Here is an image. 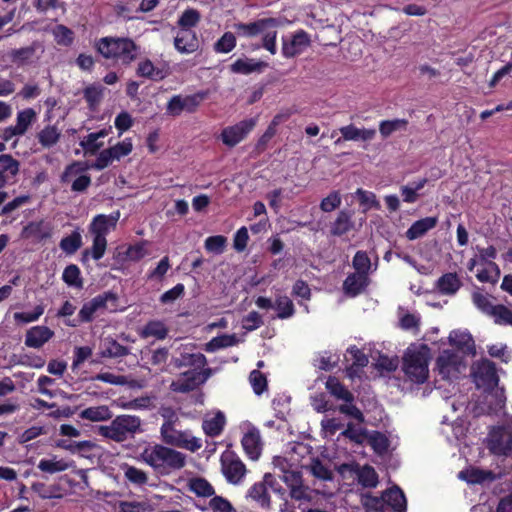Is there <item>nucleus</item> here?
<instances>
[{"label": "nucleus", "mask_w": 512, "mask_h": 512, "mask_svg": "<svg viewBox=\"0 0 512 512\" xmlns=\"http://www.w3.org/2000/svg\"><path fill=\"white\" fill-rule=\"evenodd\" d=\"M139 460L150 466L160 475H169L186 465V455L162 444H148Z\"/></svg>", "instance_id": "f257e3e1"}, {"label": "nucleus", "mask_w": 512, "mask_h": 512, "mask_svg": "<svg viewBox=\"0 0 512 512\" xmlns=\"http://www.w3.org/2000/svg\"><path fill=\"white\" fill-rule=\"evenodd\" d=\"M95 48L105 59L122 66L131 65L139 54L140 47L129 37L106 36L100 38Z\"/></svg>", "instance_id": "f03ea898"}, {"label": "nucleus", "mask_w": 512, "mask_h": 512, "mask_svg": "<svg viewBox=\"0 0 512 512\" xmlns=\"http://www.w3.org/2000/svg\"><path fill=\"white\" fill-rule=\"evenodd\" d=\"M284 22L281 18L269 17L260 18L250 23H236L234 28L239 36L253 38L259 34L262 36V47L269 51L272 55L277 52V35L276 28L283 26Z\"/></svg>", "instance_id": "7ed1b4c3"}, {"label": "nucleus", "mask_w": 512, "mask_h": 512, "mask_svg": "<svg viewBox=\"0 0 512 512\" xmlns=\"http://www.w3.org/2000/svg\"><path fill=\"white\" fill-rule=\"evenodd\" d=\"M143 432L142 420L139 416L130 414L117 415L109 425H101L98 434L117 443L134 438Z\"/></svg>", "instance_id": "20e7f679"}, {"label": "nucleus", "mask_w": 512, "mask_h": 512, "mask_svg": "<svg viewBox=\"0 0 512 512\" xmlns=\"http://www.w3.org/2000/svg\"><path fill=\"white\" fill-rule=\"evenodd\" d=\"M429 360L427 345H422L420 350L405 353L402 369L406 377L415 384L425 383L429 377Z\"/></svg>", "instance_id": "39448f33"}, {"label": "nucleus", "mask_w": 512, "mask_h": 512, "mask_svg": "<svg viewBox=\"0 0 512 512\" xmlns=\"http://www.w3.org/2000/svg\"><path fill=\"white\" fill-rule=\"evenodd\" d=\"M117 301L118 295L113 291H105L98 294L83 304L77 319L65 320V324L70 327H77L82 323H91L94 320V314L99 310L108 309L109 303L112 306L111 310H115Z\"/></svg>", "instance_id": "423d86ee"}, {"label": "nucleus", "mask_w": 512, "mask_h": 512, "mask_svg": "<svg viewBox=\"0 0 512 512\" xmlns=\"http://www.w3.org/2000/svg\"><path fill=\"white\" fill-rule=\"evenodd\" d=\"M160 433L163 441L171 446L183 448L191 452H196L202 447L201 439L192 436L188 431H179L175 429L171 421H165Z\"/></svg>", "instance_id": "0eeeda50"}, {"label": "nucleus", "mask_w": 512, "mask_h": 512, "mask_svg": "<svg viewBox=\"0 0 512 512\" xmlns=\"http://www.w3.org/2000/svg\"><path fill=\"white\" fill-rule=\"evenodd\" d=\"M208 91H198L192 95H173L166 104V115L178 117L182 112L195 113L208 97Z\"/></svg>", "instance_id": "6e6552de"}, {"label": "nucleus", "mask_w": 512, "mask_h": 512, "mask_svg": "<svg viewBox=\"0 0 512 512\" xmlns=\"http://www.w3.org/2000/svg\"><path fill=\"white\" fill-rule=\"evenodd\" d=\"M221 471L228 483L239 484L246 474V466L233 452L226 450L220 457Z\"/></svg>", "instance_id": "1a4fd4ad"}, {"label": "nucleus", "mask_w": 512, "mask_h": 512, "mask_svg": "<svg viewBox=\"0 0 512 512\" xmlns=\"http://www.w3.org/2000/svg\"><path fill=\"white\" fill-rule=\"evenodd\" d=\"M256 118L244 119L235 125L225 127L220 134V139L227 147H235L255 128Z\"/></svg>", "instance_id": "9d476101"}, {"label": "nucleus", "mask_w": 512, "mask_h": 512, "mask_svg": "<svg viewBox=\"0 0 512 512\" xmlns=\"http://www.w3.org/2000/svg\"><path fill=\"white\" fill-rule=\"evenodd\" d=\"M488 449L497 456H508L512 453V432L503 426H496L489 432Z\"/></svg>", "instance_id": "9b49d317"}, {"label": "nucleus", "mask_w": 512, "mask_h": 512, "mask_svg": "<svg viewBox=\"0 0 512 512\" xmlns=\"http://www.w3.org/2000/svg\"><path fill=\"white\" fill-rule=\"evenodd\" d=\"M210 374V369L199 371L192 369L181 374V379L172 382L171 389L174 392L188 393L195 390L199 385L203 384Z\"/></svg>", "instance_id": "f8f14e48"}, {"label": "nucleus", "mask_w": 512, "mask_h": 512, "mask_svg": "<svg viewBox=\"0 0 512 512\" xmlns=\"http://www.w3.org/2000/svg\"><path fill=\"white\" fill-rule=\"evenodd\" d=\"M309 34L300 29L296 31L291 38L282 37V55L285 58H293L300 55L308 46H310Z\"/></svg>", "instance_id": "ddd939ff"}, {"label": "nucleus", "mask_w": 512, "mask_h": 512, "mask_svg": "<svg viewBox=\"0 0 512 512\" xmlns=\"http://www.w3.org/2000/svg\"><path fill=\"white\" fill-rule=\"evenodd\" d=\"M119 217V211L113 212L110 215L98 214L92 219L89 225V232L93 237L106 238L110 229L116 227Z\"/></svg>", "instance_id": "4468645a"}, {"label": "nucleus", "mask_w": 512, "mask_h": 512, "mask_svg": "<svg viewBox=\"0 0 512 512\" xmlns=\"http://www.w3.org/2000/svg\"><path fill=\"white\" fill-rule=\"evenodd\" d=\"M53 337V330L47 326L37 325L26 331L24 343L29 348L39 349Z\"/></svg>", "instance_id": "2eb2a0df"}, {"label": "nucleus", "mask_w": 512, "mask_h": 512, "mask_svg": "<svg viewBox=\"0 0 512 512\" xmlns=\"http://www.w3.org/2000/svg\"><path fill=\"white\" fill-rule=\"evenodd\" d=\"M354 212L348 209H342L337 213L333 222L330 223V235L341 237L354 228Z\"/></svg>", "instance_id": "dca6fc26"}, {"label": "nucleus", "mask_w": 512, "mask_h": 512, "mask_svg": "<svg viewBox=\"0 0 512 512\" xmlns=\"http://www.w3.org/2000/svg\"><path fill=\"white\" fill-rule=\"evenodd\" d=\"M369 285L368 275L354 272L349 274L343 282V291L349 297L361 294Z\"/></svg>", "instance_id": "f3484780"}, {"label": "nucleus", "mask_w": 512, "mask_h": 512, "mask_svg": "<svg viewBox=\"0 0 512 512\" xmlns=\"http://www.w3.org/2000/svg\"><path fill=\"white\" fill-rule=\"evenodd\" d=\"M20 163L10 154L0 155V189L19 173Z\"/></svg>", "instance_id": "a211bd4d"}, {"label": "nucleus", "mask_w": 512, "mask_h": 512, "mask_svg": "<svg viewBox=\"0 0 512 512\" xmlns=\"http://www.w3.org/2000/svg\"><path fill=\"white\" fill-rule=\"evenodd\" d=\"M175 48L181 53H193L199 48L196 33L190 29L181 30L174 39Z\"/></svg>", "instance_id": "6ab92c4d"}, {"label": "nucleus", "mask_w": 512, "mask_h": 512, "mask_svg": "<svg viewBox=\"0 0 512 512\" xmlns=\"http://www.w3.org/2000/svg\"><path fill=\"white\" fill-rule=\"evenodd\" d=\"M241 444L250 459L256 460L259 458L261 453V438L259 430L253 428L246 432L242 437Z\"/></svg>", "instance_id": "aec40b11"}, {"label": "nucleus", "mask_w": 512, "mask_h": 512, "mask_svg": "<svg viewBox=\"0 0 512 512\" xmlns=\"http://www.w3.org/2000/svg\"><path fill=\"white\" fill-rule=\"evenodd\" d=\"M475 377L483 385L489 387H494L499 382L496 365L490 360H484L479 364L477 371L475 372Z\"/></svg>", "instance_id": "412c9836"}, {"label": "nucleus", "mask_w": 512, "mask_h": 512, "mask_svg": "<svg viewBox=\"0 0 512 512\" xmlns=\"http://www.w3.org/2000/svg\"><path fill=\"white\" fill-rule=\"evenodd\" d=\"M438 224L437 217H425L412 223L405 233L408 240H416L424 236L429 230L435 228Z\"/></svg>", "instance_id": "4be33fe9"}, {"label": "nucleus", "mask_w": 512, "mask_h": 512, "mask_svg": "<svg viewBox=\"0 0 512 512\" xmlns=\"http://www.w3.org/2000/svg\"><path fill=\"white\" fill-rule=\"evenodd\" d=\"M449 342L452 346L465 353H475V342L468 332L453 330L449 335Z\"/></svg>", "instance_id": "5701e85b"}, {"label": "nucleus", "mask_w": 512, "mask_h": 512, "mask_svg": "<svg viewBox=\"0 0 512 512\" xmlns=\"http://www.w3.org/2000/svg\"><path fill=\"white\" fill-rule=\"evenodd\" d=\"M383 501L391 506L394 512H406L407 510L405 494L398 486L386 490L383 493Z\"/></svg>", "instance_id": "b1692460"}, {"label": "nucleus", "mask_w": 512, "mask_h": 512, "mask_svg": "<svg viewBox=\"0 0 512 512\" xmlns=\"http://www.w3.org/2000/svg\"><path fill=\"white\" fill-rule=\"evenodd\" d=\"M39 47L37 42H33L30 46L22 47L19 49H13L9 53V58L13 64L17 67H21L32 63L36 53V49Z\"/></svg>", "instance_id": "393cba45"}, {"label": "nucleus", "mask_w": 512, "mask_h": 512, "mask_svg": "<svg viewBox=\"0 0 512 512\" xmlns=\"http://www.w3.org/2000/svg\"><path fill=\"white\" fill-rule=\"evenodd\" d=\"M267 66V63L262 61H256L254 59H237L233 64L230 66V70L233 73L236 74H243L248 75L253 72H261L263 68Z\"/></svg>", "instance_id": "a878e982"}, {"label": "nucleus", "mask_w": 512, "mask_h": 512, "mask_svg": "<svg viewBox=\"0 0 512 512\" xmlns=\"http://www.w3.org/2000/svg\"><path fill=\"white\" fill-rule=\"evenodd\" d=\"M130 354V349L118 343L115 339L105 338L102 344L100 355L103 358H119Z\"/></svg>", "instance_id": "bb28decb"}, {"label": "nucleus", "mask_w": 512, "mask_h": 512, "mask_svg": "<svg viewBox=\"0 0 512 512\" xmlns=\"http://www.w3.org/2000/svg\"><path fill=\"white\" fill-rule=\"evenodd\" d=\"M136 75L152 81H161L166 77L164 71L156 67L148 58L138 63Z\"/></svg>", "instance_id": "cd10ccee"}, {"label": "nucleus", "mask_w": 512, "mask_h": 512, "mask_svg": "<svg viewBox=\"0 0 512 512\" xmlns=\"http://www.w3.org/2000/svg\"><path fill=\"white\" fill-rule=\"evenodd\" d=\"M462 286L457 273H445L437 281V289L443 295H453Z\"/></svg>", "instance_id": "c85d7f7f"}, {"label": "nucleus", "mask_w": 512, "mask_h": 512, "mask_svg": "<svg viewBox=\"0 0 512 512\" xmlns=\"http://www.w3.org/2000/svg\"><path fill=\"white\" fill-rule=\"evenodd\" d=\"M326 389L335 398L345 402H354V395L336 377L329 376L326 381Z\"/></svg>", "instance_id": "c756f323"}, {"label": "nucleus", "mask_w": 512, "mask_h": 512, "mask_svg": "<svg viewBox=\"0 0 512 512\" xmlns=\"http://www.w3.org/2000/svg\"><path fill=\"white\" fill-rule=\"evenodd\" d=\"M80 418L92 422L107 421L112 419L113 413L106 405L88 407L79 414Z\"/></svg>", "instance_id": "7c9ffc66"}, {"label": "nucleus", "mask_w": 512, "mask_h": 512, "mask_svg": "<svg viewBox=\"0 0 512 512\" xmlns=\"http://www.w3.org/2000/svg\"><path fill=\"white\" fill-rule=\"evenodd\" d=\"M458 364V356L450 350H444L436 359L439 373L444 377L447 376L451 370H456Z\"/></svg>", "instance_id": "2f4dec72"}, {"label": "nucleus", "mask_w": 512, "mask_h": 512, "mask_svg": "<svg viewBox=\"0 0 512 512\" xmlns=\"http://www.w3.org/2000/svg\"><path fill=\"white\" fill-rule=\"evenodd\" d=\"M248 497L256 501L263 509L271 507V496L265 483H254L248 490Z\"/></svg>", "instance_id": "473e14b6"}, {"label": "nucleus", "mask_w": 512, "mask_h": 512, "mask_svg": "<svg viewBox=\"0 0 512 512\" xmlns=\"http://www.w3.org/2000/svg\"><path fill=\"white\" fill-rule=\"evenodd\" d=\"M61 137L60 130L55 125H47L37 133V139L43 148H51L56 145Z\"/></svg>", "instance_id": "72a5a7b5"}, {"label": "nucleus", "mask_w": 512, "mask_h": 512, "mask_svg": "<svg viewBox=\"0 0 512 512\" xmlns=\"http://www.w3.org/2000/svg\"><path fill=\"white\" fill-rule=\"evenodd\" d=\"M226 420L222 412H217L212 418L206 419L202 423V429L207 436H219L225 426Z\"/></svg>", "instance_id": "f704fd0d"}, {"label": "nucleus", "mask_w": 512, "mask_h": 512, "mask_svg": "<svg viewBox=\"0 0 512 512\" xmlns=\"http://www.w3.org/2000/svg\"><path fill=\"white\" fill-rule=\"evenodd\" d=\"M207 364V359L202 353H183L179 359H176L175 366L194 367V369H201Z\"/></svg>", "instance_id": "c9c22d12"}, {"label": "nucleus", "mask_w": 512, "mask_h": 512, "mask_svg": "<svg viewBox=\"0 0 512 512\" xmlns=\"http://www.w3.org/2000/svg\"><path fill=\"white\" fill-rule=\"evenodd\" d=\"M357 481L364 488H375L378 483V474L371 465H364L358 469Z\"/></svg>", "instance_id": "e433bc0d"}, {"label": "nucleus", "mask_w": 512, "mask_h": 512, "mask_svg": "<svg viewBox=\"0 0 512 512\" xmlns=\"http://www.w3.org/2000/svg\"><path fill=\"white\" fill-rule=\"evenodd\" d=\"M238 343V338L235 334H222L216 337H213L208 343L205 345V351L207 352H215L222 348H227L234 346Z\"/></svg>", "instance_id": "4c0bfd02"}, {"label": "nucleus", "mask_w": 512, "mask_h": 512, "mask_svg": "<svg viewBox=\"0 0 512 512\" xmlns=\"http://www.w3.org/2000/svg\"><path fill=\"white\" fill-rule=\"evenodd\" d=\"M189 490L198 497H212L215 495V489L205 478L198 477L189 481Z\"/></svg>", "instance_id": "58836bf2"}, {"label": "nucleus", "mask_w": 512, "mask_h": 512, "mask_svg": "<svg viewBox=\"0 0 512 512\" xmlns=\"http://www.w3.org/2000/svg\"><path fill=\"white\" fill-rule=\"evenodd\" d=\"M347 354L351 355L353 360L350 367L347 368L351 375L355 374L357 370L366 367L369 363L367 355L355 345L347 349Z\"/></svg>", "instance_id": "ea45409f"}, {"label": "nucleus", "mask_w": 512, "mask_h": 512, "mask_svg": "<svg viewBox=\"0 0 512 512\" xmlns=\"http://www.w3.org/2000/svg\"><path fill=\"white\" fill-rule=\"evenodd\" d=\"M491 476V472L479 468H469L459 472L458 477L470 484H481Z\"/></svg>", "instance_id": "a19ab883"}, {"label": "nucleus", "mask_w": 512, "mask_h": 512, "mask_svg": "<svg viewBox=\"0 0 512 512\" xmlns=\"http://www.w3.org/2000/svg\"><path fill=\"white\" fill-rule=\"evenodd\" d=\"M82 244L81 234L78 231H73L69 236L61 239L59 247L66 254L72 255L81 248Z\"/></svg>", "instance_id": "79ce46f5"}, {"label": "nucleus", "mask_w": 512, "mask_h": 512, "mask_svg": "<svg viewBox=\"0 0 512 512\" xmlns=\"http://www.w3.org/2000/svg\"><path fill=\"white\" fill-rule=\"evenodd\" d=\"M366 440L373 451L379 455L386 453L389 448V440L382 432L373 431L371 434L368 433Z\"/></svg>", "instance_id": "37998d69"}, {"label": "nucleus", "mask_w": 512, "mask_h": 512, "mask_svg": "<svg viewBox=\"0 0 512 512\" xmlns=\"http://www.w3.org/2000/svg\"><path fill=\"white\" fill-rule=\"evenodd\" d=\"M407 125L406 119L383 120L379 123V132L383 138H387L396 131L405 130Z\"/></svg>", "instance_id": "c03bdc74"}, {"label": "nucleus", "mask_w": 512, "mask_h": 512, "mask_svg": "<svg viewBox=\"0 0 512 512\" xmlns=\"http://www.w3.org/2000/svg\"><path fill=\"white\" fill-rule=\"evenodd\" d=\"M341 435L355 444L362 445L368 437V431L366 428L356 427L353 423L349 422L346 429L341 432Z\"/></svg>", "instance_id": "a18cd8bd"}, {"label": "nucleus", "mask_w": 512, "mask_h": 512, "mask_svg": "<svg viewBox=\"0 0 512 512\" xmlns=\"http://www.w3.org/2000/svg\"><path fill=\"white\" fill-rule=\"evenodd\" d=\"M63 281L68 285L75 288L83 287V279L81 277V271L75 264H69L65 267L62 274Z\"/></svg>", "instance_id": "49530a36"}, {"label": "nucleus", "mask_w": 512, "mask_h": 512, "mask_svg": "<svg viewBox=\"0 0 512 512\" xmlns=\"http://www.w3.org/2000/svg\"><path fill=\"white\" fill-rule=\"evenodd\" d=\"M273 308L277 310V316L280 319H287L294 315L295 307L292 300L288 296H278L275 299Z\"/></svg>", "instance_id": "de8ad7c7"}, {"label": "nucleus", "mask_w": 512, "mask_h": 512, "mask_svg": "<svg viewBox=\"0 0 512 512\" xmlns=\"http://www.w3.org/2000/svg\"><path fill=\"white\" fill-rule=\"evenodd\" d=\"M106 248H107V240L106 238L104 237H93V242H92V247L91 249H85L83 252H82V260L85 261V259L91 255V257L98 261L100 260L105 252H106Z\"/></svg>", "instance_id": "09e8293b"}, {"label": "nucleus", "mask_w": 512, "mask_h": 512, "mask_svg": "<svg viewBox=\"0 0 512 512\" xmlns=\"http://www.w3.org/2000/svg\"><path fill=\"white\" fill-rule=\"evenodd\" d=\"M93 446V443L88 440L77 442L67 439H59L56 441V447L67 450L73 454L83 451H89L93 448Z\"/></svg>", "instance_id": "8fccbe9b"}, {"label": "nucleus", "mask_w": 512, "mask_h": 512, "mask_svg": "<svg viewBox=\"0 0 512 512\" xmlns=\"http://www.w3.org/2000/svg\"><path fill=\"white\" fill-rule=\"evenodd\" d=\"M137 0H127L124 2L116 3L113 7V11L115 15L119 18H122L124 20H132L135 18L133 15L134 13H137V6H136Z\"/></svg>", "instance_id": "3c124183"}, {"label": "nucleus", "mask_w": 512, "mask_h": 512, "mask_svg": "<svg viewBox=\"0 0 512 512\" xmlns=\"http://www.w3.org/2000/svg\"><path fill=\"white\" fill-rule=\"evenodd\" d=\"M311 474L323 481H331L333 472L319 458H313L310 464Z\"/></svg>", "instance_id": "603ef678"}, {"label": "nucleus", "mask_w": 512, "mask_h": 512, "mask_svg": "<svg viewBox=\"0 0 512 512\" xmlns=\"http://www.w3.org/2000/svg\"><path fill=\"white\" fill-rule=\"evenodd\" d=\"M495 324L512 326V310L503 304H497L491 311Z\"/></svg>", "instance_id": "864d4df0"}, {"label": "nucleus", "mask_w": 512, "mask_h": 512, "mask_svg": "<svg viewBox=\"0 0 512 512\" xmlns=\"http://www.w3.org/2000/svg\"><path fill=\"white\" fill-rule=\"evenodd\" d=\"M359 204L364 207V211H367L371 208L380 209V203L376 199V195L371 191L363 190L362 188H358L355 192Z\"/></svg>", "instance_id": "5fc2aeb1"}, {"label": "nucleus", "mask_w": 512, "mask_h": 512, "mask_svg": "<svg viewBox=\"0 0 512 512\" xmlns=\"http://www.w3.org/2000/svg\"><path fill=\"white\" fill-rule=\"evenodd\" d=\"M491 296L483 294L480 291H474L472 293V302L482 313L490 316L491 311L496 305L492 304L490 300Z\"/></svg>", "instance_id": "6e6d98bb"}, {"label": "nucleus", "mask_w": 512, "mask_h": 512, "mask_svg": "<svg viewBox=\"0 0 512 512\" xmlns=\"http://www.w3.org/2000/svg\"><path fill=\"white\" fill-rule=\"evenodd\" d=\"M36 118V113L32 108H26L19 111L16 118V129L21 132L22 135L27 131L29 126Z\"/></svg>", "instance_id": "4d7b16f0"}, {"label": "nucleus", "mask_w": 512, "mask_h": 512, "mask_svg": "<svg viewBox=\"0 0 512 512\" xmlns=\"http://www.w3.org/2000/svg\"><path fill=\"white\" fill-rule=\"evenodd\" d=\"M167 334L168 329L161 321H149L143 329V335L146 337L153 336L157 339H164Z\"/></svg>", "instance_id": "13d9d810"}, {"label": "nucleus", "mask_w": 512, "mask_h": 512, "mask_svg": "<svg viewBox=\"0 0 512 512\" xmlns=\"http://www.w3.org/2000/svg\"><path fill=\"white\" fill-rule=\"evenodd\" d=\"M124 476L134 485L142 486L148 482L147 473L135 466H127L124 471Z\"/></svg>", "instance_id": "bf43d9fd"}, {"label": "nucleus", "mask_w": 512, "mask_h": 512, "mask_svg": "<svg viewBox=\"0 0 512 512\" xmlns=\"http://www.w3.org/2000/svg\"><path fill=\"white\" fill-rule=\"evenodd\" d=\"M236 46V37L232 32H225L214 44V50L218 53H229Z\"/></svg>", "instance_id": "052dcab7"}, {"label": "nucleus", "mask_w": 512, "mask_h": 512, "mask_svg": "<svg viewBox=\"0 0 512 512\" xmlns=\"http://www.w3.org/2000/svg\"><path fill=\"white\" fill-rule=\"evenodd\" d=\"M227 238L223 235L209 236L204 242V247L208 252L222 254L226 248Z\"/></svg>", "instance_id": "680f3d73"}, {"label": "nucleus", "mask_w": 512, "mask_h": 512, "mask_svg": "<svg viewBox=\"0 0 512 512\" xmlns=\"http://www.w3.org/2000/svg\"><path fill=\"white\" fill-rule=\"evenodd\" d=\"M342 203V197L339 191H332L323 198L320 202V209L323 212H332L340 207Z\"/></svg>", "instance_id": "e2e57ef3"}, {"label": "nucleus", "mask_w": 512, "mask_h": 512, "mask_svg": "<svg viewBox=\"0 0 512 512\" xmlns=\"http://www.w3.org/2000/svg\"><path fill=\"white\" fill-rule=\"evenodd\" d=\"M353 268L356 272L368 275L371 268V260L365 251H357L352 260Z\"/></svg>", "instance_id": "0e129e2a"}, {"label": "nucleus", "mask_w": 512, "mask_h": 512, "mask_svg": "<svg viewBox=\"0 0 512 512\" xmlns=\"http://www.w3.org/2000/svg\"><path fill=\"white\" fill-rule=\"evenodd\" d=\"M200 21V13L195 9H186L178 20L181 30L195 27Z\"/></svg>", "instance_id": "69168bd1"}, {"label": "nucleus", "mask_w": 512, "mask_h": 512, "mask_svg": "<svg viewBox=\"0 0 512 512\" xmlns=\"http://www.w3.org/2000/svg\"><path fill=\"white\" fill-rule=\"evenodd\" d=\"M249 380L256 395H261L267 389V379L261 371H251Z\"/></svg>", "instance_id": "338daca9"}, {"label": "nucleus", "mask_w": 512, "mask_h": 512, "mask_svg": "<svg viewBox=\"0 0 512 512\" xmlns=\"http://www.w3.org/2000/svg\"><path fill=\"white\" fill-rule=\"evenodd\" d=\"M209 507L213 512H236L229 500L218 495H214L210 499Z\"/></svg>", "instance_id": "774afa93"}]
</instances>
